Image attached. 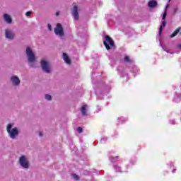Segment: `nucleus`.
I'll return each instance as SVG.
<instances>
[{
    "instance_id": "nucleus-1",
    "label": "nucleus",
    "mask_w": 181,
    "mask_h": 181,
    "mask_svg": "<svg viewBox=\"0 0 181 181\" xmlns=\"http://www.w3.org/2000/svg\"><path fill=\"white\" fill-rule=\"evenodd\" d=\"M6 131L11 139H15L19 135V130L17 127L13 128V124H8L6 127Z\"/></svg>"
},
{
    "instance_id": "nucleus-2",
    "label": "nucleus",
    "mask_w": 181,
    "mask_h": 181,
    "mask_svg": "<svg viewBox=\"0 0 181 181\" xmlns=\"http://www.w3.org/2000/svg\"><path fill=\"white\" fill-rule=\"evenodd\" d=\"M18 163L23 169H29L30 163L29 162V158L28 156L23 155L19 157Z\"/></svg>"
},
{
    "instance_id": "nucleus-3",
    "label": "nucleus",
    "mask_w": 181,
    "mask_h": 181,
    "mask_svg": "<svg viewBox=\"0 0 181 181\" xmlns=\"http://www.w3.org/2000/svg\"><path fill=\"white\" fill-rule=\"evenodd\" d=\"M103 45L107 50H110V49L115 47V46L114 44V41L108 35L105 36V40L103 41Z\"/></svg>"
},
{
    "instance_id": "nucleus-4",
    "label": "nucleus",
    "mask_w": 181,
    "mask_h": 181,
    "mask_svg": "<svg viewBox=\"0 0 181 181\" xmlns=\"http://www.w3.org/2000/svg\"><path fill=\"white\" fill-rule=\"evenodd\" d=\"M41 67L45 73L49 74L50 71H52V66L50 65V63L46 59L41 60Z\"/></svg>"
},
{
    "instance_id": "nucleus-5",
    "label": "nucleus",
    "mask_w": 181,
    "mask_h": 181,
    "mask_svg": "<svg viewBox=\"0 0 181 181\" xmlns=\"http://www.w3.org/2000/svg\"><path fill=\"white\" fill-rule=\"evenodd\" d=\"M26 55L29 63L32 64L36 60L33 51L29 47L26 49Z\"/></svg>"
},
{
    "instance_id": "nucleus-6",
    "label": "nucleus",
    "mask_w": 181,
    "mask_h": 181,
    "mask_svg": "<svg viewBox=\"0 0 181 181\" xmlns=\"http://www.w3.org/2000/svg\"><path fill=\"white\" fill-rule=\"evenodd\" d=\"M5 36L6 39H8V40H13V39H15V32L9 28H7L5 30Z\"/></svg>"
},
{
    "instance_id": "nucleus-7",
    "label": "nucleus",
    "mask_w": 181,
    "mask_h": 181,
    "mask_svg": "<svg viewBox=\"0 0 181 181\" xmlns=\"http://www.w3.org/2000/svg\"><path fill=\"white\" fill-rule=\"evenodd\" d=\"M54 33L57 36H63L64 35V32L63 31V27L62 26V24H57V28L54 29Z\"/></svg>"
},
{
    "instance_id": "nucleus-8",
    "label": "nucleus",
    "mask_w": 181,
    "mask_h": 181,
    "mask_svg": "<svg viewBox=\"0 0 181 181\" xmlns=\"http://www.w3.org/2000/svg\"><path fill=\"white\" fill-rule=\"evenodd\" d=\"M11 81L13 84V86H18L19 84H21V79H19V77L16 76H12L11 77Z\"/></svg>"
},
{
    "instance_id": "nucleus-9",
    "label": "nucleus",
    "mask_w": 181,
    "mask_h": 181,
    "mask_svg": "<svg viewBox=\"0 0 181 181\" xmlns=\"http://www.w3.org/2000/svg\"><path fill=\"white\" fill-rule=\"evenodd\" d=\"M72 16L74 18L76 21L78 20V8L76 5H74L72 9Z\"/></svg>"
},
{
    "instance_id": "nucleus-10",
    "label": "nucleus",
    "mask_w": 181,
    "mask_h": 181,
    "mask_svg": "<svg viewBox=\"0 0 181 181\" xmlns=\"http://www.w3.org/2000/svg\"><path fill=\"white\" fill-rule=\"evenodd\" d=\"M157 5H158V2H156V1L155 0H151L148 1V8H156Z\"/></svg>"
},
{
    "instance_id": "nucleus-11",
    "label": "nucleus",
    "mask_w": 181,
    "mask_h": 181,
    "mask_svg": "<svg viewBox=\"0 0 181 181\" xmlns=\"http://www.w3.org/2000/svg\"><path fill=\"white\" fill-rule=\"evenodd\" d=\"M63 59L66 64H70L71 63V61L70 60V58H69V56H67V54H63Z\"/></svg>"
},
{
    "instance_id": "nucleus-12",
    "label": "nucleus",
    "mask_w": 181,
    "mask_h": 181,
    "mask_svg": "<svg viewBox=\"0 0 181 181\" xmlns=\"http://www.w3.org/2000/svg\"><path fill=\"white\" fill-rule=\"evenodd\" d=\"M4 21H6L7 23H12V18H11V16L8 14H4Z\"/></svg>"
},
{
    "instance_id": "nucleus-13",
    "label": "nucleus",
    "mask_w": 181,
    "mask_h": 181,
    "mask_svg": "<svg viewBox=\"0 0 181 181\" xmlns=\"http://www.w3.org/2000/svg\"><path fill=\"white\" fill-rule=\"evenodd\" d=\"M174 101L175 103H180V101H181V93H176L175 95Z\"/></svg>"
},
{
    "instance_id": "nucleus-14",
    "label": "nucleus",
    "mask_w": 181,
    "mask_h": 181,
    "mask_svg": "<svg viewBox=\"0 0 181 181\" xmlns=\"http://www.w3.org/2000/svg\"><path fill=\"white\" fill-rule=\"evenodd\" d=\"M87 105H84L82 106L81 109V112L82 113V115L86 116L87 115Z\"/></svg>"
},
{
    "instance_id": "nucleus-15",
    "label": "nucleus",
    "mask_w": 181,
    "mask_h": 181,
    "mask_svg": "<svg viewBox=\"0 0 181 181\" xmlns=\"http://www.w3.org/2000/svg\"><path fill=\"white\" fill-rule=\"evenodd\" d=\"M165 26H166V21H164L162 22V24H161V25L160 27V30H159V35H160H160H162V32L163 30V28H165Z\"/></svg>"
},
{
    "instance_id": "nucleus-16",
    "label": "nucleus",
    "mask_w": 181,
    "mask_h": 181,
    "mask_svg": "<svg viewBox=\"0 0 181 181\" xmlns=\"http://www.w3.org/2000/svg\"><path fill=\"white\" fill-rule=\"evenodd\" d=\"M181 28H177L175 31H174L172 35L170 36V37H175V36L177 35V33L180 32Z\"/></svg>"
},
{
    "instance_id": "nucleus-17",
    "label": "nucleus",
    "mask_w": 181,
    "mask_h": 181,
    "mask_svg": "<svg viewBox=\"0 0 181 181\" xmlns=\"http://www.w3.org/2000/svg\"><path fill=\"white\" fill-rule=\"evenodd\" d=\"M124 62L126 63H132V60L131 59H129L128 55H126V56H124Z\"/></svg>"
},
{
    "instance_id": "nucleus-18",
    "label": "nucleus",
    "mask_w": 181,
    "mask_h": 181,
    "mask_svg": "<svg viewBox=\"0 0 181 181\" xmlns=\"http://www.w3.org/2000/svg\"><path fill=\"white\" fill-rule=\"evenodd\" d=\"M118 121H119V124H124V122H125V121H127V118L122 117L118 119Z\"/></svg>"
},
{
    "instance_id": "nucleus-19",
    "label": "nucleus",
    "mask_w": 181,
    "mask_h": 181,
    "mask_svg": "<svg viewBox=\"0 0 181 181\" xmlns=\"http://www.w3.org/2000/svg\"><path fill=\"white\" fill-rule=\"evenodd\" d=\"M117 159H118V156L111 157L110 158V161L112 162V163H114V162H115V160H117Z\"/></svg>"
},
{
    "instance_id": "nucleus-20",
    "label": "nucleus",
    "mask_w": 181,
    "mask_h": 181,
    "mask_svg": "<svg viewBox=\"0 0 181 181\" xmlns=\"http://www.w3.org/2000/svg\"><path fill=\"white\" fill-rule=\"evenodd\" d=\"M45 98H46V100H47V101H51L52 95L47 94V95H45Z\"/></svg>"
},
{
    "instance_id": "nucleus-21",
    "label": "nucleus",
    "mask_w": 181,
    "mask_h": 181,
    "mask_svg": "<svg viewBox=\"0 0 181 181\" xmlns=\"http://www.w3.org/2000/svg\"><path fill=\"white\" fill-rule=\"evenodd\" d=\"M116 172H121V167L116 165L115 167Z\"/></svg>"
},
{
    "instance_id": "nucleus-22",
    "label": "nucleus",
    "mask_w": 181,
    "mask_h": 181,
    "mask_svg": "<svg viewBox=\"0 0 181 181\" xmlns=\"http://www.w3.org/2000/svg\"><path fill=\"white\" fill-rule=\"evenodd\" d=\"M72 177H74L75 180H78V175L76 174H72Z\"/></svg>"
},
{
    "instance_id": "nucleus-23",
    "label": "nucleus",
    "mask_w": 181,
    "mask_h": 181,
    "mask_svg": "<svg viewBox=\"0 0 181 181\" xmlns=\"http://www.w3.org/2000/svg\"><path fill=\"white\" fill-rule=\"evenodd\" d=\"M76 131H78V132L79 134H81V132H83V128H81V127H78V128L76 129Z\"/></svg>"
},
{
    "instance_id": "nucleus-24",
    "label": "nucleus",
    "mask_w": 181,
    "mask_h": 181,
    "mask_svg": "<svg viewBox=\"0 0 181 181\" xmlns=\"http://www.w3.org/2000/svg\"><path fill=\"white\" fill-rule=\"evenodd\" d=\"M166 15H167V13H166V11H165L163 15V21H165V19H166Z\"/></svg>"
},
{
    "instance_id": "nucleus-25",
    "label": "nucleus",
    "mask_w": 181,
    "mask_h": 181,
    "mask_svg": "<svg viewBox=\"0 0 181 181\" xmlns=\"http://www.w3.org/2000/svg\"><path fill=\"white\" fill-rule=\"evenodd\" d=\"M30 15H32V11H27L25 13V16H30Z\"/></svg>"
},
{
    "instance_id": "nucleus-26",
    "label": "nucleus",
    "mask_w": 181,
    "mask_h": 181,
    "mask_svg": "<svg viewBox=\"0 0 181 181\" xmlns=\"http://www.w3.org/2000/svg\"><path fill=\"white\" fill-rule=\"evenodd\" d=\"M177 49H178L179 50H181V44H179L177 45Z\"/></svg>"
},
{
    "instance_id": "nucleus-27",
    "label": "nucleus",
    "mask_w": 181,
    "mask_h": 181,
    "mask_svg": "<svg viewBox=\"0 0 181 181\" xmlns=\"http://www.w3.org/2000/svg\"><path fill=\"white\" fill-rule=\"evenodd\" d=\"M48 30H52V25L48 24Z\"/></svg>"
},
{
    "instance_id": "nucleus-28",
    "label": "nucleus",
    "mask_w": 181,
    "mask_h": 181,
    "mask_svg": "<svg viewBox=\"0 0 181 181\" xmlns=\"http://www.w3.org/2000/svg\"><path fill=\"white\" fill-rule=\"evenodd\" d=\"M133 71V73H135V72L138 71V69L136 68H134V71Z\"/></svg>"
},
{
    "instance_id": "nucleus-29",
    "label": "nucleus",
    "mask_w": 181,
    "mask_h": 181,
    "mask_svg": "<svg viewBox=\"0 0 181 181\" xmlns=\"http://www.w3.org/2000/svg\"><path fill=\"white\" fill-rule=\"evenodd\" d=\"M59 15H60V12L58 11V12L56 13V16H59Z\"/></svg>"
},
{
    "instance_id": "nucleus-30",
    "label": "nucleus",
    "mask_w": 181,
    "mask_h": 181,
    "mask_svg": "<svg viewBox=\"0 0 181 181\" xmlns=\"http://www.w3.org/2000/svg\"><path fill=\"white\" fill-rule=\"evenodd\" d=\"M174 12H175V13H176V12H177V8H175Z\"/></svg>"
},
{
    "instance_id": "nucleus-31",
    "label": "nucleus",
    "mask_w": 181,
    "mask_h": 181,
    "mask_svg": "<svg viewBox=\"0 0 181 181\" xmlns=\"http://www.w3.org/2000/svg\"><path fill=\"white\" fill-rule=\"evenodd\" d=\"M40 136H43V134H42V132H40Z\"/></svg>"
},
{
    "instance_id": "nucleus-32",
    "label": "nucleus",
    "mask_w": 181,
    "mask_h": 181,
    "mask_svg": "<svg viewBox=\"0 0 181 181\" xmlns=\"http://www.w3.org/2000/svg\"><path fill=\"white\" fill-rule=\"evenodd\" d=\"M175 171H176V169H173V173H175Z\"/></svg>"
},
{
    "instance_id": "nucleus-33",
    "label": "nucleus",
    "mask_w": 181,
    "mask_h": 181,
    "mask_svg": "<svg viewBox=\"0 0 181 181\" xmlns=\"http://www.w3.org/2000/svg\"><path fill=\"white\" fill-rule=\"evenodd\" d=\"M171 124H175V120H173Z\"/></svg>"
},
{
    "instance_id": "nucleus-34",
    "label": "nucleus",
    "mask_w": 181,
    "mask_h": 181,
    "mask_svg": "<svg viewBox=\"0 0 181 181\" xmlns=\"http://www.w3.org/2000/svg\"><path fill=\"white\" fill-rule=\"evenodd\" d=\"M30 66L31 67H35V66H33V65H32V64H30Z\"/></svg>"
},
{
    "instance_id": "nucleus-35",
    "label": "nucleus",
    "mask_w": 181,
    "mask_h": 181,
    "mask_svg": "<svg viewBox=\"0 0 181 181\" xmlns=\"http://www.w3.org/2000/svg\"><path fill=\"white\" fill-rule=\"evenodd\" d=\"M96 94H97L98 98H100V96H98V93H97Z\"/></svg>"
},
{
    "instance_id": "nucleus-36",
    "label": "nucleus",
    "mask_w": 181,
    "mask_h": 181,
    "mask_svg": "<svg viewBox=\"0 0 181 181\" xmlns=\"http://www.w3.org/2000/svg\"><path fill=\"white\" fill-rule=\"evenodd\" d=\"M169 2H170V0H169Z\"/></svg>"
}]
</instances>
